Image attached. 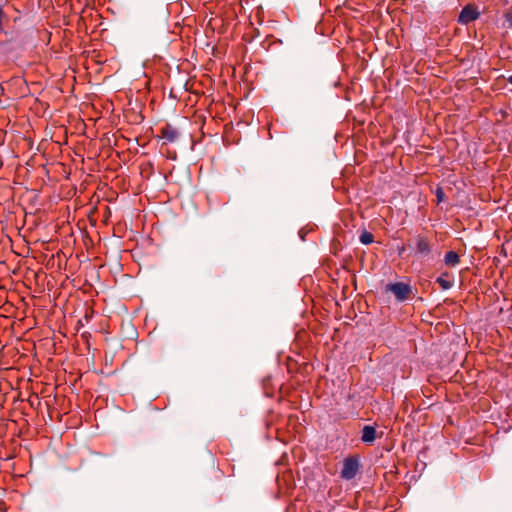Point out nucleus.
<instances>
[{
  "instance_id": "6",
  "label": "nucleus",
  "mask_w": 512,
  "mask_h": 512,
  "mask_svg": "<svg viewBox=\"0 0 512 512\" xmlns=\"http://www.w3.org/2000/svg\"><path fill=\"white\" fill-rule=\"evenodd\" d=\"M377 437L376 428L371 425H365L362 429L361 440L366 444H372Z\"/></svg>"
},
{
  "instance_id": "7",
  "label": "nucleus",
  "mask_w": 512,
  "mask_h": 512,
  "mask_svg": "<svg viewBox=\"0 0 512 512\" xmlns=\"http://www.w3.org/2000/svg\"><path fill=\"white\" fill-rule=\"evenodd\" d=\"M444 262L448 266H456L460 262V257L455 251H448L445 254Z\"/></svg>"
},
{
  "instance_id": "4",
  "label": "nucleus",
  "mask_w": 512,
  "mask_h": 512,
  "mask_svg": "<svg viewBox=\"0 0 512 512\" xmlns=\"http://www.w3.org/2000/svg\"><path fill=\"white\" fill-rule=\"evenodd\" d=\"M416 252L421 256H428L431 252V246L426 237L418 236L416 238Z\"/></svg>"
},
{
  "instance_id": "11",
  "label": "nucleus",
  "mask_w": 512,
  "mask_h": 512,
  "mask_svg": "<svg viewBox=\"0 0 512 512\" xmlns=\"http://www.w3.org/2000/svg\"><path fill=\"white\" fill-rule=\"evenodd\" d=\"M505 18L509 22V27L512 28V11L507 12Z\"/></svg>"
},
{
  "instance_id": "9",
  "label": "nucleus",
  "mask_w": 512,
  "mask_h": 512,
  "mask_svg": "<svg viewBox=\"0 0 512 512\" xmlns=\"http://www.w3.org/2000/svg\"><path fill=\"white\" fill-rule=\"evenodd\" d=\"M435 194H436V198H437V202L438 203H440V202H442L444 200L445 193H444V191H443V189L441 187H438L436 189V193Z\"/></svg>"
},
{
  "instance_id": "5",
  "label": "nucleus",
  "mask_w": 512,
  "mask_h": 512,
  "mask_svg": "<svg viewBox=\"0 0 512 512\" xmlns=\"http://www.w3.org/2000/svg\"><path fill=\"white\" fill-rule=\"evenodd\" d=\"M161 137L169 143H173L178 138V131L170 124H166L161 128Z\"/></svg>"
},
{
  "instance_id": "12",
  "label": "nucleus",
  "mask_w": 512,
  "mask_h": 512,
  "mask_svg": "<svg viewBox=\"0 0 512 512\" xmlns=\"http://www.w3.org/2000/svg\"><path fill=\"white\" fill-rule=\"evenodd\" d=\"M508 82H509L510 84H512V75H511V76H509V78H508Z\"/></svg>"
},
{
  "instance_id": "3",
  "label": "nucleus",
  "mask_w": 512,
  "mask_h": 512,
  "mask_svg": "<svg viewBox=\"0 0 512 512\" xmlns=\"http://www.w3.org/2000/svg\"><path fill=\"white\" fill-rule=\"evenodd\" d=\"M480 16V12L474 5H466L460 12L458 17V22L460 24L467 25L475 20H477Z\"/></svg>"
},
{
  "instance_id": "1",
  "label": "nucleus",
  "mask_w": 512,
  "mask_h": 512,
  "mask_svg": "<svg viewBox=\"0 0 512 512\" xmlns=\"http://www.w3.org/2000/svg\"><path fill=\"white\" fill-rule=\"evenodd\" d=\"M360 467L361 465L358 456L355 455L345 458L340 472L341 478L344 480H352L359 472Z\"/></svg>"
},
{
  "instance_id": "8",
  "label": "nucleus",
  "mask_w": 512,
  "mask_h": 512,
  "mask_svg": "<svg viewBox=\"0 0 512 512\" xmlns=\"http://www.w3.org/2000/svg\"><path fill=\"white\" fill-rule=\"evenodd\" d=\"M360 239V242L364 245H368V244H371L373 243L374 241V236L372 233L368 232V231H363L359 237Z\"/></svg>"
},
{
  "instance_id": "2",
  "label": "nucleus",
  "mask_w": 512,
  "mask_h": 512,
  "mask_svg": "<svg viewBox=\"0 0 512 512\" xmlns=\"http://www.w3.org/2000/svg\"><path fill=\"white\" fill-rule=\"evenodd\" d=\"M386 290L392 292L400 302L407 300L412 292L411 286L403 282L389 283Z\"/></svg>"
},
{
  "instance_id": "10",
  "label": "nucleus",
  "mask_w": 512,
  "mask_h": 512,
  "mask_svg": "<svg viewBox=\"0 0 512 512\" xmlns=\"http://www.w3.org/2000/svg\"><path fill=\"white\" fill-rule=\"evenodd\" d=\"M6 17L2 6L0 5V33L3 31V19Z\"/></svg>"
},
{
  "instance_id": "13",
  "label": "nucleus",
  "mask_w": 512,
  "mask_h": 512,
  "mask_svg": "<svg viewBox=\"0 0 512 512\" xmlns=\"http://www.w3.org/2000/svg\"><path fill=\"white\" fill-rule=\"evenodd\" d=\"M442 285H443L444 288H448V285H446L445 282H442Z\"/></svg>"
}]
</instances>
